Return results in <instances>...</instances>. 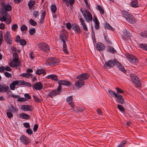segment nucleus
<instances>
[{"label":"nucleus","mask_w":147,"mask_h":147,"mask_svg":"<svg viewBox=\"0 0 147 147\" xmlns=\"http://www.w3.org/2000/svg\"><path fill=\"white\" fill-rule=\"evenodd\" d=\"M121 15L125 18L126 21L129 23L134 24L136 22V20L133 16L127 11H123Z\"/></svg>","instance_id":"obj_1"},{"label":"nucleus","mask_w":147,"mask_h":147,"mask_svg":"<svg viewBox=\"0 0 147 147\" xmlns=\"http://www.w3.org/2000/svg\"><path fill=\"white\" fill-rule=\"evenodd\" d=\"M60 62L59 60L55 57H51L48 58L46 61L45 64L47 66H54L58 65Z\"/></svg>","instance_id":"obj_2"},{"label":"nucleus","mask_w":147,"mask_h":147,"mask_svg":"<svg viewBox=\"0 0 147 147\" xmlns=\"http://www.w3.org/2000/svg\"><path fill=\"white\" fill-rule=\"evenodd\" d=\"M38 46L40 50L45 53L49 51L50 49L47 44L43 42H40L38 43Z\"/></svg>","instance_id":"obj_3"},{"label":"nucleus","mask_w":147,"mask_h":147,"mask_svg":"<svg viewBox=\"0 0 147 147\" xmlns=\"http://www.w3.org/2000/svg\"><path fill=\"white\" fill-rule=\"evenodd\" d=\"M130 78L131 81L134 84L135 87L136 88L140 86V80L136 75L131 74Z\"/></svg>","instance_id":"obj_4"},{"label":"nucleus","mask_w":147,"mask_h":147,"mask_svg":"<svg viewBox=\"0 0 147 147\" xmlns=\"http://www.w3.org/2000/svg\"><path fill=\"white\" fill-rule=\"evenodd\" d=\"M14 55L16 57L13 59V61L11 62L10 64V66L13 67H18L21 65V63L19 61L18 53H15Z\"/></svg>","instance_id":"obj_5"},{"label":"nucleus","mask_w":147,"mask_h":147,"mask_svg":"<svg viewBox=\"0 0 147 147\" xmlns=\"http://www.w3.org/2000/svg\"><path fill=\"white\" fill-rule=\"evenodd\" d=\"M20 142L23 144L28 145L30 144L29 138L26 136L22 135L20 138Z\"/></svg>","instance_id":"obj_6"},{"label":"nucleus","mask_w":147,"mask_h":147,"mask_svg":"<svg viewBox=\"0 0 147 147\" xmlns=\"http://www.w3.org/2000/svg\"><path fill=\"white\" fill-rule=\"evenodd\" d=\"M5 40L7 44L11 45L12 44V38L9 32L7 31L6 34L4 36Z\"/></svg>","instance_id":"obj_7"},{"label":"nucleus","mask_w":147,"mask_h":147,"mask_svg":"<svg viewBox=\"0 0 147 147\" xmlns=\"http://www.w3.org/2000/svg\"><path fill=\"white\" fill-rule=\"evenodd\" d=\"M85 12L86 14V16L85 14V16H83V17L86 21L87 22H89L90 21H92V17L91 13L87 10H85Z\"/></svg>","instance_id":"obj_8"},{"label":"nucleus","mask_w":147,"mask_h":147,"mask_svg":"<svg viewBox=\"0 0 147 147\" xmlns=\"http://www.w3.org/2000/svg\"><path fill=\"white\" fill-rule=\"evenodd\" d=\"M128 60L132 63H136L138 62V60L136 57L132 54L128 55L127 56Z\"/></svg>","instance_id":"obj_9"},{"label":"nucleus","mask_w":147,"mask_h":147,"mask_svg":"<svg viewBox=\"0 0 147 147\" xmlns=\"http://www.w3.org/2000/svg\"><path fill=\"white\" fill-rule=\"evenodd\" d=\"M33 88L36 90H40L43 88V85L40 82H37L32 86Z\"/></svg>","instance_id":"obj_10"},{"label":"nucleus","mask_w":147,"mask_h":147,"mask_svg":"<svg viewBox=\"0 0 147 147\" xmlns=\"http://www.w3.org/2000/svg\"><path fill=\"white\" fill-rule=\"evenodd\" d=\"M96 48L98 51H102L105 49V46L103 43L99 42L96 44Z\"/></svg>","instance_id":"obj_11"},{"label":"nucleus","mask_w":147,"mask_h":147,"mask_svg":"<svg viewBox=\"0 0 147 147\" xmlns=\"http://www.w3.org/2000/svg\"><path fill=\"white\" fill-rule=\"evenodd\" d=\"M66 100L67 102L68 103V104L72 108H74L75 107V105L73 100L72 96H71L68 97L66 98Z\"/></svg>","instance_id":"obj_12"},{"label":"nucleus","mask_w":147,"mask_h":147,"mask_svg":"<svg viewBox=\"0 0 147 147\" xmlns=\"http://www.w3.org/2000/svg\"><path fill=\"white\" fill-rule=\"evenodd\" d=\"M89 75L88 74L84 73L77 76L76 78L77 79H82L84 80L87 79L89 78Z\"/></svg>","instance_id":"obj_13"},{"label":"nucleus","mask_w":147,"mask_h":147,"mask_svg":"<svg viewBox=\"0 0 147 147\" xmlns=\"http://www.w3.org/2000/svg\"><path fill=\"white\" fill-rule=\"evenodd\" d=\"M21 108L22 110L25 111H32L33 110L32 107L29 105H22Z\"/></svg>","instance_id":"obj_14"},{"label":"nucleus","mask_w":147,"mask_h":147,"mask_svg":"<svg viewBox=\"0 0 147 147\" xmlns=\"http://www.w3.org/2000/svg\"><path fill=\"white\" fill-rule=\"evenodd\" d=\"M116 63L113 60H110L105 63V65L107 68H109L113 67Z\"/></svg>","instance_id":"obj_15"},{"label":"nucleus","mask_w":147,"mask_h":147,"mask_svg":"<svg viewBox=\"0 0 147 147\" xmlns=\"http://www.w3.org/2000/svg\"><path fill=\"white\" fill-rule=\"evenodd\" d=\"M63 42V49L64 52L67 54L69 53V52L67 49V46L66 45V41H68V40L67 39H61Z\"/></svg>","instance_id":"obj_16"},{"label":"nucleus","mask_w":147,"mask_h":147,"mask_svg":"<svg viewBox=\"0 0 147 147\" xmlns=\"http://www.w3.org/2000/svg\"><path fill=\"white\" fill-rule=\"evenodd\" d=\"M7 111L15 114L17 113L18 109L12 105H11L8 107Z\"/></svg>","instance_id":"obj_17"},{"label":"nucleus","mask_w":147,"mask_h":147,"mask_svg":"<svg viewBox=\"0 0 147 147\" xmlns=\"http://www.w3.org/2000/svg\"><path fill=\"white\" fill-rule=\"evenodd\" d=\"M12 10V7L9 4L5 5V3L4 4L3 6H1V10H4L5 11H10Z\"/></svg>","instance_id":"obj_18"},{"label":"nucleus","mask_w":147,"mask_h":147,"mask_svg":"<svg viewBox=\"0 0 147 147\" xmlns=\"http://www.w3.org/2000/svg\"><path fill=\"white\" fill-rule=\"evenodd\" d=\"M79 79L76 82L75 86L77 87L80 88L84 85V81L82 80Z\"/></svg>","instance_id":"obj_19"},{"label":"nucleus","mask_w":147,"mask_h":147,"mask_svg":"<svg viewBox=\"0 0 147 147\" xmlns=\"http://www.w3.org/2000/svg\"><path fill=\"white\" fill-rule=\"evenodd\" d=\"M63 32L61 33L59 37L61 39H67L68 37V32L63 29Z\"/></svg>","instance_id":"obj_20"},{"label":"nucleus","mask_w":147,"mask_h":147,"mask_svg":"<svg viewBox=\"0 0 147 147\" xmlns=\"http://www.w3.org/2000/svg\"><path fill=\"white\" fill-rule=\"evenodd\" d=\"M115 98H117V101L118 103L123 104L124 103V99L121 95L119 94H117Z\"/></svg>","instance_id":"obj_21"},{"label":"nucleus","mask_w":147,"mask_h":147,"mask_svg":"<svg viewBox=\"0 0 147 147\" xmlns=\"http://www.w3.org/2000/svg\"><path fill=\"white\" fill-rule=\"evenodd\" d=\"M8 86L6 84H4L3 85H0V92H7L9 89Z\"/></svg>","instance_id":"obj_22"},{"label":"nucleus","mask_w":147,"mask_h":147,"mask_svg":"<svg viewBox=\"0 0 147 147\" xmlns=\"http://www.w3.org/2000/svg\"><path fill=\"white\" fill-rule=\"evenodd\" d=\"M106 50L107 52L112 54H115L117 53V51L113 47L110 46H107Z\"/></svg>","instance_id":"obj_23"},{"label":"nucleus","mask_w":147,"mask_h":147,"mask_svg":"<svg viewBox=\"0 0 147 147\" xmlns=\"http://www.w3.org/2000/svg\"><path fill=\"white\" fill-rule=\"evenodd\" d=\"M19 117L22 119L28 120L30 118V116L25 113H22L19 115Z\"/></svg>","instance_id":"obj_24"},{"label":"nucleus","mask_w":147,"mask_h":147,"mask_svg":"<svg viewBox=\"0 0 147 147\" xmlns=\"http://www.w3.org/2000/svg\"><path fill=\"white\" fill-rule=\"evenodd\" d=\"M58 95L59 94L55 91V90H52L51 91L49 92L47 94L48 96L51 98H53V97H54Z\"/></svg>","instance_id":"obj_25"},{"label":"nucleus","mask_w":147,"mask_h":147,"mask_svg":"<svg viewBox=\"0 0 147 147\" xmlns=\"http://www.w3.org/2000/svg\"><path fill=\"white\" fill-rule=\"evenodd\" d=\"M47 79H51L55 81H58L57 76L55 74H50L46 76Z\"/></svg>","instance_id":"obj_26"},{"label":"nucleus","mask_w":147,"mask_h":147,"mask_svg":"<svg viewBox=\"0 0 147 147\" xmlns=\"http://www.w3.org/2000/svg\"><path fill=\"white\" fill-rule=\"evenodd\" d=\"M93 20L95 23V28H100L99 22L96 16L94 17Z\"/></svg>","instance_id":"obj_27"},{"label":"nucleus","mask_w":147,"mask_h":147,"mask_svg":"<svg viewBox=\"0 0 147 147\" xmlns=\"http://www.w3.org/2000/svg\"><path fill=\"white\" fill-rule=\"evenodd\" d=\"M66 26V28H71L72 26V28H80L78 24L76 23L73 24L71 25L69 22L67 23Z\"/></svg>","instance_id":"obj_28"},{"label":"nucleus","mask_w":147,"mask_h":147,"mask_svg":"<svg viewBox=\"0 0 147 147\" xmlns=\"http://www.w3.org/2000/svg\"><path fill=\"white\" fill-rule=\"evenodd\" d=\"M96 9L99 10L101 14L103 15L105 13V11L103 7L102 6L100 5H97L96 7Z\"/></svg>","instance_id":"obj_29"},{"label":"nucleus","mask_w":147,"mask_h":147,"mask_svg":"<svg viewBox=\"0 0 147 147\" xmlns=\"http://www.w3.org/2000/svg\"><path fill=\"white\" fill-rule=\"evenodd\" d=\"M36 74L38 75H40L41 74L45 75L46 72L44 69H38L36 71Z\"/></svg>","instance_id":"obj_30"},{"label":"nucleus","mask_w":147,"mask_h":147,"mask_svg":"<svg viewBox=\"0 0 147 147\" xmlns=\"http://www.w3.org/2000/svg\"><path fill=\"white\" fill-rule=\"evenodd\" d=\"M117 66H118L119 69L123 72L125 73L126 72V70L124 69V67L122 66L120 63L117 62Z\"/></svg>","instance_id":"obj_31"},{"label":"nucleus","mask_w":147,"mask_h":147,"mask_svg":"<svg viewBox=\"0 0 147 147\" xmlns=\"http://www.w3.org/2000/svg\"><path fill=\"white\" fill-rule=\"evenodd\" d=\"M138 0H132L131 2V7L136 8L138 7Z\"/></svg>","instance_id":"obj_32"},{"label":"nucleus","mask_w":147,"mask_h":147,"mask_svg":"<svg viewBox=\"0 0 147 147\" xmlns=\"http://www.w3.org/2000/svg\"><path fill=\"white\" fill-rule=\"evenodd\" d=\"M108 92L113 97H116L119 94L118 93H115L114 91L109 89L108 90Z\"/></svg>","instance_id":"obj_33"},{"label":"nucleus","mask_w":147,"mask_h":147,"mask_svg":"<svg viewBox=\"0 0 147 147\" xmlns=\"http://www.w3.org/2000/svg\"><path fill=\"white\" fill-rule=\"evenodd\" d=\"M21 76L27 78H30L31 77L32 75L31 74L29 73H23L21 74Z\"/></svg>","instance_id":"obj_34"},{"label":"nucleus","mask_w":147,"mask_h":147,"mask_svg":"<svg viewBox=\"0 0 147 147\" xmlns=\"http://www.w3.org/2000/svg\"><path fill=\"white\" fill-rule=\"evenodd\" d=\"M139 47L143 50L147 51V44H140L139 45Z\"/></svg>","instance_id":"obj_35"},{"label":"nucleus","mask_w":147,"mask_h":147,"mask_svg":"<svg viewBox=\"0 0 147 147\" xmlns=\"http://www.w3.org/2000/svg\"><path fill=\"white\" fill-rule=\"evenodd\" d=\"M35 1H34L31 0L29 1L28 4L29 9H30L31 8H32L35 5Z\"/></svg>","instance_id":"obj_36"},{"label":"nucleus","mask_w":147,"mask_h":147,"mask_svg":"<svg viewBox=\"0 0 147 147\" xmlns=\"http://www.w3.org/2000/svg\"><path fill=\"white\" fill-rule=\"evenodd\" d=\"M104 38L105 40L106 41L107 43L108 44L112 45V42L109 39V38L108 37L107 35H104Z\"/></svg>","instance_id":"obj_37"},{"label":"nucleus","mask_w":147,"mask_h":147,"mask_svg":"<svg viewBox=\"0 0 147 147\" xmlns=\"http://www.w3.org/2000/svg\"><path fill=\"white\" fill-rule=\"evenodd\" d=\"M123 33L124 35L126 37H128L130 36L131 34L126 29L123 31Z\"/></svg>","instance_id":"obj_38"},{"label":"nucleus","mask_w":147,"mask_h":147,"mask_svg":"<svg viewBox=\"0 0 147 147\" xmlns=\"http://www.w3.org/2000/svg\"><path fill=\"white\" fill-rule=\"evenodd\" d=\"M127 143L126 140L123 141L117 147H124L125 144Z\"/></svg>","instance_id":"obj_39"},{"label":"nucleus","mask_w":147,"mask_h":147,"mask_svg":"<svg viewBox=\"0 0 147 147\" xmlns=\"http://www.w3.org/2000/svg\"><path fill=\"white\" fill-rule=\"evenodd\" d=\"M51 9L52 13H55L56 11V7L55 5H52L51 6Z\"/></svg>","instance_id":"obj_40"},{"label":"nucleus","mask_w":147,"mask_h":147,"mask_svg":"<svg viewBox=\"0 0 147 147\" xmlns=\"http://www.w3.org/2000/svg\"><path fill=\"white\" fill-rule=\"evenodd\" d=\"M7 11H5L4 10H3V11H0V13H1L2 15L3 16H5V17L6 18V17H8L9 16L10 18V16H9V14L7 12Z\"/></svg>","instance_id":"obj_41"},{"label":"nucleus","mask_w":147,"mask_h":147,"mask_svg":"<svg viewBox=\"0 0 147 147\" xmlns=\"http://www.w3.org/2000/svg\"><path fill=\"white\" fill-rule=\"evenodd\" d=\"M39 13L38 11H34L33 13V16L35 18H37L39 16Z\"/></svg>","instance_id":"obj_42"},{"label":"nucleus","mask_w":147,"mask_h":147,"mask_svg":"<svg viewBox=\"0 0 147 147\" xmlns=\"http://www.w3.org/2000/svg\"><path fill=\"white\" fill-rule=\"evenodd\" d=\"M19 42L20 44L22 46H24L26 44V41L23 39H21Z\"/></svg>","instance_id":"obj_43"},{"label":"nucleus","mask_w":147,"mask_h":147,"mask_svg":"<svg viewBox=\"0 0 147 147\" xmlns=\"http://www.w3.org/2000/svg\"><path fill=\"white\" fill-rule=\"evenodd\" d=\"M29 22L30 24L33 26H35L37 24V23L34 20L32 19H31L29 20Z\"/></svg>","instance_id":"obj_44"},{"label":"nucleus","mask_w":147,"mask_h":147,"mask_svg":"<svg viewBox=\"0 0 147 147\" xmlns=\"http://www.w3.org/2000/svg\"><path fill=\"white\" fill-rule=\"evenodd\" d=\"M6 115L8 118L9 119L13 117L12 113L7 111Z\"/></svg>","instance_id":"obj_45"},{"label":"nucleus","mask_w":147,"mask_h":147,"mask_svg":"<svg viewBox=\"0 0 147 147\" xmlns=\"http://www.w3.org/2000/svg\"><path fill=\"white\" fill-rule=\"evenodd\" d=\"M81 25H82L83 28H87L86 26L84 23V21L82 18H80V19Z\"/></svg>","instance_id":"obj_46"},{"label":"nucleus","mask_w":147,"mask_h":147,"mask_svg":"<svg viewBox=\"0 0 147 147\" xmlns=\"http://www.w3.org/2000/svg\"><path fill=\"white\" fill-rule=\"evenodd\" d=\"M140 35L143 37H147V31L142 32L140 33Z\"/></svg>","instance_id":"obj_47"},{"label":"nucleus","mask_w":147,"mask_h":147,"mask_svg":"<svg viewBox=\"0 0 147 147\" xmlns=\"http://www.w3.org/2000/svg\"><path fill=\"white\" fill-rule=\"evenodd\" d=\"M117 107L118 109L121 111H125L124 108L121 105H117Z\"/></svg>","instance_id":"obj_48"},{"label":"nucleus","mask_w":147,"mask_h":147,"mask_svg":"<svg viewBox=\"0 0 147 147\" xmlns=\"http://www.w3.org/2000/svg\"><path fill=\"white\" fill-rule=\"evenodd\" d=\"M35 31L36 30L34 28H31L29 30V34L31 35H33L35 33Z\"/></svg>","instance_id":"obj_49"},{"label":"nucleus","mask_w":147,"mask_h":147,"mask_svg":"<svg viewBox=\"0 0 147 147\" xmlns=\"http://www.w3.org/2000/svg\"><path fill=\"white\" fill-rule=\"evenodd\" d=\"M72 29L78 33H80L82 32L80 28H72Z\"/></svg>","instance_id":"obj_50"},{"label":"nucleus","mask_w":147,"mask_h":147,"mask_svg":"<svg viewBox=\"0 0 147 147\" xmlns=\"http://www.w3.org/2000/svg\"><path fill=\"white\" fill-rule=\"evenodd\" d=\"M26 100V99L24 98L18 97L17 99V101L20 102H25Z\"/></svg>","instance_id":"obj_51"},{"label":"nucleus","mask_w":147,"mask_h":147,"mask_svg":"<svg viewBox=\"0 0 147 147\" xmlns=\"http://www.w3.org/2000/svg\"><path fill=\"white\" fill-rule=\"evenodd\" d=\"M62 87L61 85H59L57 90H55V91L58 93V94H60V90H61Z\"/></svg>","instance_id":"obj_52"},{"label":"nucleus","mask_w":147,"mask_h":147,"mask_svg":"<svg viewBox=\"0 0 147 147\" xmlns=\"http://www.w3.org/2000/svg\"><path fill=\"white\" fill-rule=\"evenodd\" d=\"M33 97L34 101L38 103L40 102V100L35 95H33Z\"/></svg>","instance_id":"obj_53"},{"label":"nucleus","mask_w":147,"mask_h":147,"mask_svg":"<svg viewBox=\"0 0 147 147\" xmlns=\"http://www.w3.org/2000/svg\"><path fill=\"white\" fill-rule=\"evenodd\" d=\"M72 85L71 83L69 81L65 80V85L68 87H70Z\"/></svg>","instance_id":"obj_54"},{"label":"nucleus","mask_w":147,"mask_h":147,"mask_svg":"<svg viewBox=\"0 0 147 147\" xmlns=\"http://www.w3.org/2000/svg\"><path fill=\"white\" fill-rule=\"evenodd\" d=\"M4 74L5 76L8 78H11L12 77L11 74L7 72H5Z\"/></svg>","instance_id":"obj_55"},{"label":"nucleus","mask_w":147,"mask_h":147,"mask_svg":"<svg viewBox=\"0 0 147 147\" xmlns=\"http://www.w3.org/2000/svg\"><path fill=\"white\" fill-rule=\"evenodd\" d=\"M115 89L118 93L122 94H123L124 93V92L121 89L118 87H116L115 88Z\"/></svg>","instance_id":"obj_56"},{"label":"nucleus","mask_w":147,"mask_h":147,"mask_svg":"<svg viewBox=\"0 0 147 147\" xmlns=\"http://www.w3.org/2000/svg\"><path fill=\"white\" fill-rule=\"evenodd\" d=\"M3 40V32L0 31V45L2 42Z\"/></svg>","instance_id":"obj_57"},{"label":"nucleus","mask_w":147,"mask_h":147,"mask_svg":"<svg viewBox=\"0 0 147 147\" xmlns=\"http://www.w3.org/2000/svg\"><path fill=\"white\" fill-rule=\"evenodd\" d=\"M103 25L105 28H112L109 24L106 22L103 23Z\"/></svg>","instance_id":"obj_58"},{"label":"nucleus","mask_w":147,"mask_h":147,"mask_svg":"<svg viewBox=\"0 0 147 147\" xmlns=\"http://www.w3.org/2000/svg\"><path fill=\"white\" fill-rule=\"evenodd\" d=\"M65 80H60L58 81V83L59 85H64Z\"/></svg>","instance_id":"obj_59"},{"label":"nucleus","mask_w":147,"mask_h":147,"mask_svg":"<svg viewBox=\"0 0 147 147\" xmlns=\"http://www.w3.org/2000/svg\"><path fill=\"white\" fill-rule=\"evenodd\" d=\"M34 53L33 51H32L30 54L29 57L31 59H33L34 58Z\"/></svg>","instance_id":"obj_60"},{"label":"nucleus","mask_w":147,"mask_h":147,"mask_svg":"<svg viewBox=\"0 0 147 147\" xmlns=\"http://www.w3.org/2000/svg\"><path fill=\"white\" fill-rule=\"evenodd\" d=\"M26 133L29 135H31L32 134L33 131L30 129L28 128L26 130Z\"/></svg>","instance_id":"obj_61"},{"label":"nucleus","mask_w":147,"mask_h":147,"mask_svg":"<svg viewBox=\"0 0 147 147\" xmlns=\"http://www.w3.org/2000/svg\"><path fill=\"white\" fill-rule=\"evenodd\" d=\"M24 85L26 86L30 87L32 86V84L30 83L25 81H24Z\"/></svg>","instance_id":"obj_62"},{"label":"nucleus","mask_w":147,"mask_h":147,"mask_svg":"<svg viewBox=\"0 0 147 147\" xmlns=\"http://www.w3.org/2000/svg\"><path fill=\"white\" fill-rule=\"evenodd\" d=\"M24 96L26 98H27L28 99H30L31 98V96L28 94L26 93L24 94Z\"/></svg>","instance_id":"obj_63"},{"label":"nucleus","mask_w":147,"mask_h":147,"mask_svg":"<svg viewBox=\"0 0 147 147\" xmlns=\"http://www.w3.org/2000/svg\"><path fill=\"white\" fill-rule=\"evenodd\" d=\"M24 126L26 128H29L30 127V124L29 123H25L23 124Z\"/></svg>","instance_id":"obj_64"}]
</instances>
